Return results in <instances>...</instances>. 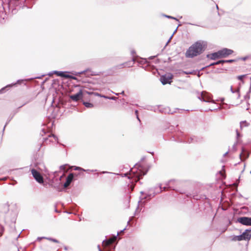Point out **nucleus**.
<instances>
[{"label": "nucleus", "mask_w": 251, "mask_h": 251, "mask_svg": "<svg viewBox=\"0 0 251 251\" xmlns=\"http://www.w3.org/2000/svg\"><path fill=\"white\" fill-rule=\"evenodd\" d=\"M147 171H145L143 167L140 164L137 163L134 166L130 169L129 174L125 173L122 174V176H128V178L131 179V185L128 184L127 187L128 189L130 188L131 191H133L134 188L135 184L140 180L142 177L145 175Z\"/></svg>", "instance_id": "1"}, {"label": "nucleus", "mask_w": 251, "mask_h": 251, "mask_svg": "<svg viewBox=\"0 0 251 251\" xmlns=\"http://www.w3.org/2000/svg\"><path fill=\"white\" fill-rule=\"evenodd\" d=\"M204 50V46L201 41H197L190 46L186 50L185 56L187 58H193Z\"/></svg>", "instance_id": "2"}, {"label": "nucleus", "mask_w": 251, "mask_h": 251, "mask_svg": "<svg viewBox=\"0 0 251 251\" xmlns=\"http://www.w3.org/2000/svg\"><path fill=\"white\" fill-rule=\"evenodd\" d=\"M251 238V229H246L241 235L236 236L235 238L238 241L249 240Z\"/></svg>", "instance_id": "3"}, {"label": "nucleus", "mask_w": 251, "mask_h": 251, "mask_svg": "<svg viewBox=\"0 0 251 251\" xmlns=\"http://www.w3.org/2000/svg\"><path fill=\"white\" fill-rule=\"evenodd\" d=\"M180 181L175 179H172L166 182L165 185L168 186L169 189L176 191L177 186L180 184Z\"/></svg>", "instance_id": "4"}, {"label": "nucleus", "mask_w": 251, "mask_h": 251, "mask_svg": "<svg viewBox=\"0 0 251 251\" xmlns=\"http://www.w3.org/2000/svg\"><path fill=\"white\" fill-rule=\"evenodd\" d=\"M173 78V75L171 74H166L161 76L160 80L163 85L167 84H171L172 82V79Z\"/></svg>", "instance_id": "5"}, {"label": "nucleus", "mask_w": 251, "mask_h": 251, "mask_svg": "<svg viewBox=\"0 0 251 251\" xmlns=\"http://www.w3.org/2000/svg\"><path fill=\"white\" fill-rule=\"evenodd\" d=\"M197 97L201 101L204 102H210L212 101L211 100V98L209 96V94L205 91L201 92V94H199Z\"/></svg>", "instance_id": "6"}, {"label": "nucleus", "mask_w": 251, "mask_h": 251, "mask_svg": "<svg viewBox=\"0 0 251 251\" xmlns=\"http://www.w3.org/2000/svg\"><path fill=\"white\" fill-rule=\"evenodd\" d=\"M32 175L34 179L39 183H43L44 182V179L40 173L36 171L35 169H32Z\"/></svg>", "instance_id": "7"}, {"label": "nucleus", "mask_w": 251, "mask_h": 251, "mask_svg": "<svg viewBox=\"0 0 251 251\" xmlns=\"http://www.w3.org/2000/svg\"><path fill=\"white\" fill-rule=\"evenodd\" d=\"M237 221L243 225L251 226V217H239L237 219Z\"/></svg>", "instance_id": "8"}, {"label": "nucleus", "mask_w": 251, "mask_h": 251, "mask_svg": "<svg viewBox=\"0 0 251 251\" xmlns=\"http://www.w3.org/2000/svg\"><path fill=\"white\" fill-rule=\"evenodd\" d=\"M207 57L211 59V60H216L217 59L222 58V57L221 56L220 51L219 50L217 52L207 54Z\"/></svg>", "instance_id": "9"}, {"label": "nucleus", "mask_w": 251, "mask_h": 251, "mask_svg": "<svg viewBox=\"0 0 251 251\" xmlns=\"http://www.w3.org/2000/svg\"><path fill=\"white\" fill-rule=\"evenodd\" d=\"M68 73V72L60 71V73H59V76H61L62 77H64L65 78H70V79H72L73 80H77V78L76 77L72 75L67 74V73Z\"/></svg>", "instance_id": "10"}, {"label": "nucleus", "mask_w": 251, "mask_h": 251, "mask_svg": "<svg viewBox=\"0 0 251 251\" xmlns=\"http://www.w3.org/2000/svg\"><path fill=\"white\" fill-rule=\"evenodd\" d=\"M74 177V175L73 173H70L66 178V181L64 183L63 186L64 188L68 187L73 181Z\"/></svg>", "instance_id": "11"}, {"label": "nucleus", "mask_w": 251, "mask_h": 251, "mask_svg": "<svg viewBox=\"0 0 251 251\" xmlns=\"http://www.w3.org/2000/svg\"><path fill=\"white\" fill-rule=\"evenodd\" d=\"M222 57H226L227 56L232 54L233 51L230 49L227 48H224L221 50H220Z\"/></svg>", "instance_id": "12"}, {"label": "nucleus", "mask_w": 251, "mask_h": 251, "mask_svg": "<svg viewBox=\"0 0 251 251\" xmlns=\"http://www.w3.org/2000/svg\"><path fill=\"white\" fill-rule=\"evenodd\" d=\"M119 234V232H117V234L116 236H113L112 238H109L108 239L104 240L102 241V244L104 246H108L112 244L114 241L116 239L117 236Z\"/></svg>", "instance_id": "13"}, {"label": "nucleus", "mask_w": 251, "mask_h": 251, "mask_svg": "<svg viewBox=\"0 0 251 251\" xmlns=\"http://www.w3.org/2000/svg\"><path fill=\"white\" fill-rule=\"evenodd\" d=\"M83 94L82 91L80 90L78 93L75 95H72L70 96L71 99L73 100L77 101L81 97H82Z\"/></svg>", "instance_id": "14"}, {"label": "nucleus", "mask_w": 251, "mask_h": 251, "mask_svg": "<svg viewBox=\"0 0 251 251\" xmlns=\"http://www.w3.org/2000/svg\"><path fill=\"white\" fill-rule=\"evenodd\" d=\"M199 141V139L196 136H191L190 137H188L187 139H186L184 141L185 143H193L195 142H198Z\"/></svg>", "instance_id": "15"}, {"label": "nucleus", "mask_w": 251, "mask_h": 251, "mask_svg": "<svg viewBox=\"0 0 251 251\" xmlns=\"http://www.w3.org/2000/svg\"><path fill=\"white\" fill-rule=\"evenodd\" d=\"M24 80H18L17 82L16 83H12V84H8L7 85H6L5 87H3L2 88H1L0 90V94H1L3 93V91H4V90L5 89V88H10L11 87H12L13 86H15L17 84H20L21 82L22 81H23Z\"/></svg>", "instance_id": "16"}, {"label": "nucleus", "mask_w": 251, "mask_h": 251, "mask_svg": "<svg viewBox=\"0 0 251 251\" xmlns=\"http://www.w3.org/2000/svg\"><path fill=\"white\" fill-rule=\"evenodd\" d=\"M249 154L250 153L249 152L245 151V149L244 148H242V152L239 154V156L241 159L242 157H244L245 159H247L249 157Z\"/></svg>", "instance_id": "17"}, {"label": "nucleus", "mask_w": 251, "mask_h": 251, "mask_svg": "<svg viewBox=\"0 0 251 251\" xmlns=\"http://www.w3.org/2000/svg\"><path fill=\"white\" fill-rule=\"evenodd\" d=\"M51 137H53V138L54 139L55 141H57L58 140V138H57V137L56 135H55L54 134H51V133H50L48 135V136L47 137H44L43 138V142H47L48 141V138Z\"/></svg>", "instance_id": "18"}, {"label": "nucleus", "mask_w": 251, "mask_h": 251, "mask_svg": "<svg viewBox=\"0 0 251 251\" xmlns=\"http://www.w3.org/2000/svg\"><path fill=\"white\" fill-rule=\"evenodd\" d=\"M129 62H125L124 63L120 64L119 65H117L115 68L116 69H121L126 67H129L130 65L128 64Z\"/></svg>", "instance_id": "19"}, {"label": "nucleus", "mask_w": 251, "mask_h": 251, "mask_svg": "<svg viewBox=\"0 0 251 251\" xmlns=\"http://www.w3.org/2000/svg\"><path fill=\"white\" fill-rule=\"evenodd\" d=\"M224 63V60H219V61H218L217 62L211 63L209 65L207 66L206 67V68L209 67L210 66H214V65H219V64H223Z\"/></svg>", "instance_id": "20"}, {"label": "nucleus", "mask_w": 251, "mask_h": 251, "mask_svg": "<svg viewBox=\"0 0 251 251\" xmlns=\"http://www.w3.org/2000/svg\"><path fill=\"white\" fill-rule=\"evenodd\" d=\"M230 91L232 93H236L237 94V99H239L240 97V95L239 93V89H237L236 90H234L233 89L232 86H231Z\"/></svg>", "instance_id": "21"}, {"label": "nucleus", "mask_w": 251, "mask_h": 251, "mask_svg": "<svg viewBox=\"0 0 251 251\" xmlns=\"http://www.w3.org/2000/svg\"><path fill=\"white\" fill-rule=\"evenodd\" d=\"M240 128L242 129L243 127L248 126H249V124L246 121H243L240 122Z\"/></svg>", "instance_id": "22"}, {"label": "nucleus", "mask_w": 251, "mask_h": 251, "mask_svg": "<svg viewBox=\"0 0 251 251\" xmlns=\"http://www.w3.org/2000/svg\"><path fill=\"white\" fill-rule=\"evenodd\" d=\"M83 103L84 105L87 108H92L94 106V105L92 103L89 102H83Z\"/></svg>", "instance_id": "23"}, {"label": "nucleus", "mask_w": 251, "mask_h": 251, "mask_svg": "<svg viewBox=\"0 0 251 251\" xmlns=\"http://www.w3.org/2000/svg\"><path fill=\"white\" fill-rule=\"evenodd\" d=\"M158 186L160 190V192H161L163 191H166L169 189L168 186H166V185L164 187H162L161 184H159Z\"/></svg>", "instance_id": "24"}, {"label": "nucleus", "mask_w": 251, "mask_h": 251, "mask_svg": "<svg viewBox=\"0 0 251 251\" xmlns=\"http://www.w3.org/2000/svg\"><path fill=\"white\" fill-rule=\"evenodd\" d=\"M86 93L89 95H94L95 96H100L101 97H104V98H106V97L105 96H101L100 94L98 93H94V92H88V91H86Z\"/></svg>", "instance_id": "25"}, {"label": "nucleus", "mask_w": 251, "mask_h": 251, "mask_svg": "<svg viewBox=\"0 0 251 251\" xmlns=\"http://www.w3.org/2000/svg\"><path fill=\"white\" fill-rule=\"evenodd\" d=\"M3 208L5 209L4 212H7L9 211V204L8 202L4 204L3 205Z\"/></svg>", "instance_id": "26"}, {"label": "nucleus", "mask_w": 251, "mask_h": 251, "mask_svg": "<svg viewBox=\"0 0 251 251\" xmlns=\"http://www.w3.org/2000/svg\"><path fill=\"white\" fill-rule=\"evenodd\" d=\"M89 70V69H86L85 70H84V71L80 72H78V73L75 72L73 74L75 75H82V74H83L85 73L86 72H88Z\"/></svg>", "instance_id": "27"}, {"label": "nucleus", "mask_w": 251, "mask_h": 251, "mask_svg": "<svg viewBox=\"0 0 251 251\" xmlns=\"http://www.w3.org/2000/svg\"><path fill=\"white\" fill-rule=\"evenodd\" d=\"M75 170H82L83 171H90V172H93L94 171H96V170H85L84 169L79 167H75Z\"/></svg>", "instance_id": "28"}, {"label": "nucleus", "mask_w": 251, "mask_h": 251, "mask_svg": "<svg viewBox=\"0 0 251 251\" xmlns=\"http://www.w3.org/2000/svg\"><path fill=\"white\" fill-rule=\"evenodd\" d=\"M46 239L48 240H50V241H52L53 242H55V243H59V241L57 240H56L55 239H54V238H50V237H46Z\"/></svg>", "instance_id": "29"}, {"label": "nucleus", "mask_w": 251, "mask_h": 251, "mask_svg": "<svg viewBox=\"0 0 251 251\" xmlns=\"http://www.w3.org/2000/svg\"><path fill=\"white\" fill-rule=\"evenodd\" d=\"M163 16L167 18H169V19H174V20H175L177 21H178V20L175 17H172L171 16H169V15H163Z\"/></svg>", "instance_id": "30"}, {"label": "nucleus", "mask_w": 251, "mask_h": 251, "mask_svg": "<svg viewBox=\"0 0 251 251\" xmlns=\"http://www.w3.org/2000/svg\"><path fill=\"white\" fill-rule=\"evenodd\" d=\"M4 231V227L0 225V236H1Z\"/></svg>", "instance_id": "31"}, {"label": "nucleus", "mask_w": 251, "mask_h": 251, "mask_svg": "<svg viewBox=\"0 0 251 251\" xmlns=\"http://www.w3.org/2000/svg\"><path fill=\"white\" fill-rule=\"evenodd\" d=\"M225 63H232L235 60L233 59H230V60H223Z\"/></svg>", "instance_id": "32"}, {"label": "nucleus", "mask_w": 251, "mask_h": 251, "mask_svg": "<svg viewBox=\"0 0 251 251\" xmlns=\"http://www.w3.org/2000/svg\"><path fill=\"white\" fill-rule=\"evenodd\" d=\"M245 76H246V75H239V76H237V78H238V79L239 80H243V78H244V77H245Z\"/></svg>", "instance_id": "33"}, {"label": "nucleus", "mask_w": 251, "mask_h": 251, "mask_svg": "<svg viewBox=\"0 0 251 251\" xmlns=\"http://www.w3.org/2000/svg\"><path fill=\"white\" fill-rule=\"evenodd\" d=\"M177 29V27L176 29V30L174 32L173 34L172 35V36L170 37V39L168 40V41L167 42V43H168L170 41V40H171L173 36L176 33V31Z\"/></svg>", "instance_id": "34"}, {"label": "nucleus", "mask_w": 251, "mask_h": 251, "mask_svg": "<svg viewBox=\"0 0 251 251\" xmlns=\"http://www.w3.org/2000/svg\"><path fill=\"white\" fill-rule=\"evenodd\" d=\"M46 130L44 128H43L41 130V132L40 133L41 135L42 136H43L44 135H45L46 134Z\"/></svg>", "instance_id": "35"}, {"label": "nucleus", "mask_w": 251, "mask_h": 251, "mask_svg": "<svg viewBox=\"0 0 251 251\" xmlns=\"http://www.w3.org/2000/svg\"><path fill=\"white\" fill-rule=\"evenodd\" d=\"M183 73L186 75L192 74L193 72L183 71Z\"/></svg>", "instance_id": "36"}, {"label": "nucleus", "mask_w": 251, "mask_h": 251, "mask_svg": "<svg viewBox=\"0 0 251 251\" xmlns=\"http://www.w3.org/2000/svg\"><path fill=\"white\" fill-rule=\"evenodd\" d=\"M60 71H54L53 72V73L54 74H56L57 76H59V73Z\"/></svg>", "instance_id": "37"}, {"label": "nucleus", "mask_w": 251, "mask_h": 251, "mask_svg": "<svg viewBox=\"0 0 251 251\" xmlns=\"http://www.w3.org/2000/svg\"><path fill=\"white\" fill-rule=\"evenodd\" d=\"M236 137H237V138H238L240 136V133L238 132V130H236Z\"/></svg>", "instance_id": "38"}, {"label": "nucleus", "mask_w": 251, "mask_h": 251, "mask_svg": "<svg viewBox=\"0 0 251 251\" xmlns=\"http://www.w3.org/2000/svg\"><path fill=\"white\" fill-rule=\"evenodd\" d=\"M42 239H46L45 237H38L37 240L40 241Z\"/></svg>", "instance_id": "39"}, {"label": "nucleus", "mask_w": 251, "mask_h": 251, "mask_svg": "<svg viewBox=\"0 0 251 251\" xmlns=\"http://www.w3.org/2000/svg\"><path fill=\"white\" fill-rule=\"evenodd\" d=\"M108 99H111V100H115L117 99V98L115 97H112L111 98H108Z\"/></svg>", "instance_id": "40"}, {"label": "nucleus", "mask_w": 251, "mask_h": 251, "mask_svg": "<svg viewBox=\"0 0 251 251\" xmlns=\"http://www.w3.org/2000/svg\"><path fill=\"white\" fill-rule=\"evenodd\" d=\"M131 53L132 55H133L135 53V50H132L131 51Z\"/></svg>", "instance_id": "41"}, {"label": "nucleus", "mask_w": 251, "mask_h": 251, "mask_svg": "<svg viewBox=\"0 0 251 251\" xmlns=\"http://www.w3.org/2000/svg\"><path fill=\"white\" fill-rule=\"evenodd\" d=\"M98 249H99V251H101V249H100V245H98Z\"/></svg>", "instance_id": "42"}, {"label": "nucleus", "mask_w": 251, "mask_h": 251, "mask_svg": "<svg viewBox=\"0 0 251 251\" xmlns=\"http://www.w3.org/2000/svg\"><path fill=\"white\" fill-rule=\"evenodd\" d=\"M7 123H8V122H7V123H6V124L5 125V126H4V127H3V131L4 130L5 127V126H6V125L7 124Z\"/></svg>", "instance_id": "43"}, {"label": "nucleus", "mask_w": 251, "mask_h": 251, "mask_svg": "<svg viewBox=\"0 0 251 251\" xmlns=\"http://www.w3.org/2000/svg\"><path fill=\"white\" fill-rule=\"evenodd\" d=\"M236 146V143H235L233 145V148L234 149L235 148Z\"/></svg>", "instance_id": "44"}, {"label": "nucleus", "mask_w": 251, "mask_h": 251, "mask_svg": "<svg viewBox=\"0 0 251 251\" xmlns=\"http://www.w3.org/2000/svg\"><path fill=\"white\" fill-rule=\"evenodd\" d=\"M247 58V57H245L242 58V59L243 60H246Z\"/></svg>", "instance_id": "45"}, {"label": "nucleus", "mask_w": 251, "mask_h": 251, "mask_svg": "<svg viewBox=\"0 0 251 251\" xmlns=\"http://www.w3.org/2000/svg\"><path fill=\"white\" fill-rule=\"evenodd\" d=\"M228 152V151L226 152L224 154V156H226V155L227 154Z\"/></svg>", "instance_id": "46"}, {"label": "nucleus", "mask_w": 251, "mask_h": 251, "mask_svg": "<svg viewBox=\"0 0 251 251\" xmlns=\"http://www.w3.org/2000/svg\"><path fill=\"white\" fill-rule=\"evenodd\" d=\"M135 114H136V116L138 115V110L135 111Z\"/></svg>", "instance_id": "47"}, {"label": "nucleus", "mask_w": 251, "mask_h": 251, "mask_svg": "<svg viewBox=\"0 0 251 251\" xmlns=\"http://www.w3.org/2000/svg\"><path fill=\"white\" fill-rule=\"evenodd\" d=\"M124 93H125L124 91H123L120 94H122V95H124Z\"/></svg>", "instance_id": "48"}, {"label": "nucleus", "mask_w": 251, "mask_h": 251, "mask_svg": "<svg viewBox=\"0 0 251 251\" xmlns=\"http://www.w3.org/2000/svg\"><path fill=\"white\" fill-rule=\"evenodd\" d=\"M137 119L140 121V119L139 118L138 115L136 116Z\"/></svg>", "instance_id": "49"}, {"label": "nucleus", "mask_w": 251, "mask_h": 251, "mask_svg": "<svg viewBox=\"0 0 251 251\" xmlns=\"http://www.w3.org/2000/svg\"><path fill=\"white\" fill-rule=\"evenodd\" d=\"M102 174H105V173H108L107 172H102Z\"/></svg>", "instance_id": "50"}, {"label": "nucleus", "mask_w": 251, "mask_h": 251, "mask_svg": "<svg viewBox=\"0 0 251 251\" xmlns=\"http://www.w3.org/2000/svg\"><path fill=\"white\" fill-rule=\"evenodd\" d=\"M64 249H65V250H67V247L65 246V247H64Z\"/></svg>", "instance_id": "51"}, {"label": "nucleus", "mask_w": 251, "mask_h": 251, "mask_svg": "<svg viewBox=\"0 0 251 251\" xmlns=\"http://www.w3.org/2000/svg\"><path fill=\"white\" fill-rule=\"evenodd\" d=\"M216 8H217V10L219 9V7H218V6L217 5H216Z\"/></svg>", "instance_id": "52"}, {"label": "nucleus", "mask_w": 251, "mask_h": 251, "mask_svg": "<svg viewBox=\"0 0 251 251\" xmlns=\"http://www.w3.org/2000/svg\"><path fill=\"white\" fill-rule=\"evenodd\" d=\"M125 229H126V228L123 229V230H122L121 231V232H123Z\"/></svg>", "instance_id": "53"}, {"label": "nucleus", "mask_w": 251, "mask_h": 251, "mask_svg": "<svg viewBox=\"0 0 251 251\" xmlns=\"http://www.w3.org/2000/svg\"><path fill=\"white\" fill-rule=\"evenodd\" d=\"M132 61L134 62L135 61V59L134 58L132 59Z\"/></svg>", "instance_id": "54"}, {"label": "nucleus", "mask_w": 251, "mask_h": 251, "mask_svg": "<svg viewBox=\"0 0 251 251\" xmlns=\"http://www.w3.org/2000/svg\"><path fill=\"white\" fill-rule=\"evenodd\" d=\"M5 179H6V178H2L3 180H5Z\"/></svg>", "instance_id": "55"}, {"label": "nucleus", "mask_w": 251, "mask_h": 251, "mask_svg": "<svg viewBox=\"0 0 251 251\" xmlns=\"http://www.w3.org/2000/svg\"><path fill=\"white\" fill-rule=\"evenodd\" d=\"M250 174H251V171L250 172Z\"/></svg>", "instance_id": "56"}, {"label": "nucleus", "mask_w": 251, "mask_h": 251, "mask_svg": "<svg viewBox=\"0 0 251 251\" xmlns=\"http://www.w3.org/2000/svg\"><path fill=\"white\" fill-rule=\"evenodd\" d=\"M18 251H19V250H18Z\"/></svg>", "instance_id": "57"}]
</instances>
